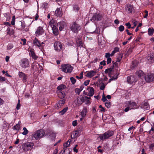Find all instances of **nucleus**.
I'll use <instances>...</instances> for the list:
<instances>
[{
  "label": "nucleus",
  "mask_w": 154,
  "mask_h": 154,
  "mask_svg": "<svg viewBox=\"0 0 154 154\" xmlns=\"http://www.w3.org/2000/svg\"><path fill=\"white\" fill-rule=\"evenodd\" d=\"M55 14L57 17H60L62 16V13L59 8H57L55 11Z\"/></svg>",
  "instance_id": "obj_23"
},
{
  "label": "nucleus",
  "mask_w": 154,
  "mask_h": 154,
  "mask_svg": "<svg viewBox=\"0 0 154 154\" xmlns=\"http://www.w3.org/2000/svg\"><path fill=\"white\" fill-rule=\"evenodd\" d=\"M105 105L106 107L108 108L110 107V105L109 102H106L105 103Z\"/></svg>",
  "instance_id": "obj_55"
},
{
  "label": "nucleus",
  "mask_w": 154,
  "mask_h": 154,
  "mask_svg": "<svg viewBox=\"0 0 154 154\" xmlns=\"http://www.w3.org/2000/svg\"><path fill=\"white\" fill-rule=\"evenodd\" d=\"M57 26L59 27L60 30L61 31L64 29L66 24L64 22L62 21L57 23Z\"/></svg>",
  "instance_id": "obj_17"
},
{
  "label": "nucleus",
  "mask_w": 154,
  "mask_h": 154,
  "mask_svg": "<svg viewBox=\"0 0 154 154\" xmlns=\"http://www.w3.org/2000/svg\"><path fill=\"white\" fill-rule=\"evenodd\" d=\"M102 16L100 14H95L94 15L91 19H90L91 21H93L94 22L95 20L98 21L101 20Z\"/></svg>",
  "instance_id": "obj_15"
},
{
  "label": "nucleus",
  "mask_w": 154,
  "mask_h": 154,
  "mask_svg": "<svg viewBox=\"0 0 154 154\" xmlns=\"http://www.w3.org/2000/svg\"><path fill=\"white\" fill-rule=\"evenodd\" d=\"M78 45L79 46L83 47V43L82 41H79V42H77Z\"/></svg>",
  "instance_id": "obj_52"
},
{
  "label": "nucleus",
  "mask_w": 154,
  "mask_h": 154,
  "mask_svg": "<svg viewBox=\"0 0 154 154\" xmlns=\"http://www.w3.org/2000/svg\"><path fill=\"white\" fill-rule=\"evenodd\" d=\"M111 61H112V59L111 58H107V64H108L111 63Z\"/></svg>",
  "instance_id": "obj_59"
},
{
  "label": "nucleus",
  "mask_w": 154,
  "mask_h": 154,
  "mask_svg": "<svg viewBox=\"0 0 154 154\" xmlns=\"http://www.w3.org/2000/svg\"><path fill=\"white\" fill-rule=\"evenodd\" d=\"M154 147V143L151 144L149 146V149H153V148Z\"/></svg>",
  "instance_id": "obj_61"
},
{
  "label": "nucleus",
  "mask_w": 154,
  "mask_h": 154,
  "mask_svg": "<svg viewBox=\"0 0 154 154\" xmlns=\"http://www.w3.org/2000/svg\"><path fill=\"white\" fill-rule=\"evenodd\" d=\"M88 108L87 107H84L83 110L81 112V114L82 117H85L88 112Z\"/></svg>",
  "instance_id": "obj_21"
},
{
  "label": "nucleus",
  "mask_w": 154,
  "mask_h": 154,
  "mask_svg": "<svg viewBox=\"0 0 154 154\" xmlns=\"http://www.w3.org/2000/svg\"><path fill=\"white\" fill-rule=\"evenodd\" d=\"M81 28L80 26L75 23H74L71 27V30L75 33H77L80 29Z\"/></svg>",
  "instance_id": "obj_10"
},
{
  "label": "nucleus",
  "mask_w": 154,
  "mask_h": 154,
  "mask_svg": "<svg viewBox=\"0 0 154 154\" xmlns=\"http://www.w3.org/2000/svg\"><path fill=\"white\" fill-rule=\"evenodd\" d=\"M20 103H18L17 106H16V108L17 109H19L20 108Z\"/></svg>",
  "instance_id": "obj_63"
},
{
  "label": "nucleus",
  "mask_w": 154,
  "mask_h": 154,
  "mask_svg": "<svg viewBox=\"0 0 154 154\" xmlns=\"http://www.w3.org/2000/svg\"><path fill=\"white\" fill-rule=\"evenodd\" d=\"M45 131L43 129H40L34 132L31 135L32 140H39L41 138L44 137L45 136Z\"/></svg>",
  "instance_id": "obj_1"
},
{
  "label": "nucleus",
  "mask_w": 154,
  "mask_h": 154,
  "mask_svg": "<svg viewBox=\"0 0 154 154\" xmlns=\"http://www.w3.org/2000/svg\"><path fill=\"white\" fill-rule=\"evenodd\" d=\"M136 75L139 77H141L142 76H144L143 72L141 70H139L136 72Z\"/></svg>",
  "instance_id": "obj_30"
},
{
  "label": "nucleus",
  "mask_w": 154,
  "mask_h": 154,
  "mask_svg": "<svg viewBox=\"0 0 154 154\" xmlns=\"http://www.w3.org/2000/svg\"><path fill=\"white\" fill-rule=\"evenodd\" d=\"M38 64L37 63H33L32 64V68L34 69H36V67L38 66Z\"/></svg>",
  "instance_id": "obj_42"
},
{
  "label": "nucleus",
  "mask_w": 154,
  "mask_h": 154,
  "mask_svg": "<svg viewBox=\"0 0 154 154\" xmlns=\"http://www.w3.org/2000/svg\"><path fill=\"white\" fill-rule=\"evenodd\" d=\"M110 54L109 53H107L105 54V57L106 58H108L110 57Z\"/></svg>",
  "instance_id": "obj_53"
},
{
  "label": "nucleus",
  "mask_w": 154,
  "mask_h": 154,
  "mask_svg": "<svg viewBox=\"0 0 154 154\" xmlns=\"http://www.w3.org/2000/svg\"><path fill=\"white\" fill-rule=\"evenodd\" d=\"M70 79L72 83L73 84H74L76 82V79L72 77H71Z\"/></svg>",
  "instance_id": "obj_44"
},
{
  "label": "nucleus",
  "mask_w": 154,
  "mask_h": 154,
  "mask_svg": "<svg viewBox=\"0 0 154 154\" xmlns=\"http://www.w3.org/2000/svg\"><path fill=\"white\" fill-rule=\"evenodd\" d=\"M59 94L62 95V96L61 97L62 98H63L65 97V94L64 92H62V91H60L59 92Z\"/></svg>",
  "instance_id": "obj_47"
},
{
  "label": "nucleus",
  "mask_w": 154,
  "mask_h": 154,
  "mask_svg": "<svg viewBox=\"0 0 154 154\" xmlns=\"http://www.w3.org/2000/svg\"><path fill=\"white\" fill-rule=\"evenodd\" d=\"M122 58V56H120L119 57L117 58V60H116V62L119 63L120 62V61L121 60Z\"/></svg>",
  "instance_id": "obj_49"
},
{
  "label": "nucleus",
  "mask_w": 154,
  "mask_h": 154,
  "mask_svg": "<svg viewBox=\"0 0 154 154\" xmlns=\"http://www.w3.org/2000/svg\"><path fill=\"white\" fill-rule=\"evenodd\" d=\"M71 141L70 140H69L68 141L63 144V150L64 149H67V147L69 146L70 144V142Z\"/></svg>",
  "instance_id": "obj_27"
},
{
  "label": "nucleus",
  "mask_w": 154,
  "mask_h": 154,
  "mask_svg": "<svg viewBox=\"0 0 154 154\" xmlns=\"http://www.w3.org/2000/svg\"><path fill=\"white\" fill-rule=\"evenodd\" d=\"M85 76L88 78H91L94 76L96 74L97 72L95 70H91L88 71Z\"/></svg>",
  "instance_id": "obj_18"
},
{
  "label": "nucleus",
  "mask_w": 154,
  "mask_h": 154,
  "mask_svg": "<svg viewBox=\"0 0 154 154\" xmlns=\"http://www.w3.org/2000/svg\"><path fill=\"white\" fill-rule=\"evenodd\" d=\"M134 26L131 27V25L130 23H127L125 24V25L128 27V29H130V28H131L132 29H134V28L137 25V22H135L134 23Z\"/></svg>",
  "instance_id": "obj_28"
},
{
  "label": "nucleus",
  "mask_w": 154,
  "mask_h": 154,
  "mask_svg": "<svg viewBox=\"0 0 154 154\" xmlns=\"http://www.w3.org/2000/svg\"><path fill=\"white\" fill-rule=\"evenodd\" d=\"M6 79L5 77L0 76V81H4Z\"/></svg>",
  "instance_id": "obj_57"
},
{
  "label": "nucleus",
  "mask_w": 154,
  "mask_h": 154,
  "mask_svg": "<svg viewBox=\"0 0 154 154\" xmlns=\"http://www.w3.org/2000/svg\"><path fill=\"white\" fill-rule=\"evenodd\" d=\"M49 25L52 27L53 32L55 35H57L58 34V27L57 25V23L54 21L53 20L50 21L49 23Z\"/></svg>",
  "instance_id": "obj_3"
},
{
  "label": "nucleus",
  "mask_w": 154,
  "mask_h": 154,
  "mask_svg": "<svg viewBox=\"0 0 154 154\" xmlns=\"http://www.w3.org/2000/svg\"><path fill=\"white\" fill-rule=\"evenodd\" d=\"M154 32V29L153 28H149L148 29V34L150 36L152 35Z\"/></svg>",
  "instance_id": "obj_31"
},
{
  "label": "nucleus",
  "mask_w": 154,
  "mask_h": 154,
  "mask_svg": "<svg viewBox=\"0 0 154 154\" xmlns=\"http://www.w3.org/2000/svg\"><path fill=\"white\" fill-rule=\"evenodd\" d=\"M29 61L27 58H23L20 60V65L23 68H26L28 67L29 66Z\"/></svg>",
  "instance_id": "obj_5"
},
{
  "label": "nucleus",
  "mask_w": 154,
  "mask_h": 154,
  "mask_svg": "<svg viewBox=\"0 0 154 154\" xmlns=\"http://www.w3.org/2000/svg\"><path fill=\"white\" fill-rule=\"evenodd\" d=\"M102 100L104 102H105L106 100V98L105 96H104V94L103 95Z\"/></svg>",
  "instance_id": "obj_58"
},
{
  "label": "nucleus",
  "mask_w": 154,
  "mask_h": 154,
  "mask_svg": "<svg viewBox=\"0 0 154 154\" xmlns=\"http://www.w3.org/2000/svg\"><path fill=\"white\" fill-rule=\"evenodd\" d=\"M113 63V67L115 66H118V64H119L116 61V62H114V61L112 62Z\"/></svg>",
  "instance_id": "obj_50"
},
{
  "label": "nucleus",
  "mask_w": 154,
  "mask_h": 154,
  "mask_svg": "<svg viewBox=\"0 0 154 154\" xmlns=\"http://www.w3.org/2000/svg\"><path fill=\"white\" fill-rule=\"evenodd\" d=\"M33 44L34 45L38 47H41V45L40 44V41L37 38H35L33 40Z\"/></svg>",
  "instance_id": "obj_22"
},
{
  "label": "nucleus",
  "mask_w": 154,
  "mask_h": 154,
  "mask_svg": "<svg viewBox=\"0 0 154 154\" xmlns=\"http://www.w3.org/2000/svg\"><path fill=\"white\" fill-rule=\"evenodd\" d=\"M146 81L147 82H150L154 80V75L153 74L148 73L144 76Z\"/></svg>",
  "instance_id": "obj_11"
},
{
  "label": "nucleus",
  "mask_w": 154,
  "mask_h": 154,
  "mask_svg": "<svg viewBox=\"0 0 154 154\" xmlns=\"http://www.w3.org/2000/svg\"><path fill=\"white\" fill-rule=\"evenodd\" d=\"M85 100L84 101H85V104H90L91 103L90 102L89 100L90 99V97H88L86 96L85 97Z\"/></svg>",
  "instance_id": "obj_36"
},
{
  "label": "nucleus",
  "mask_w": 154,
  "mask_h": 154,
  "mask_svg": "<svg viewBox=\"0 0 154 154\" xmlns=\"http://www.w3.org/2000/svg\"><path fill=\"white\" fill-rule=\"evenodd\" d=\"M119 75V73H117L115 75H114L112 78L113 80H116L118 78V76Z\"/></svg>",
  "instance_id": "obj_46"
},
{
  "label": "nucleus",
  "mask_w": 154,
  "mask_h": 154,
  "mask_svg": "<svg viewBox=\"0 0 154 154\" xmlns=\"http://www.w3.org/2000/svg\"><path fill=\"white\" fill-rule=\"evenodd\" d=\"M75 92L79 94L81 91L79 88H76L75 90Z\"/></svg>",
  "instance_id": "obj_48"
},
{
  "label": "nucleus",
  "mask_w": 154,
  "mask_h": 154,
  "mask_svg": "<svg viewBox=\"0 0 154 154\" xmlns=\"http://www.w3.org/2000/svg\"><path fill=\"white\" fill-rule=\"evenodd\" d=\"M54 46L55 51H60L63 49V45L59 42H56L54 43Z\"/></svg>",
  "instance_id": "obj_8"
},
{
  "label": "nucleus",
  "mask_w": 154,
  "mask_h": 154,
  "mask_svg": "<svg viewBox=\"0 0 154 154\" xmlns=\"http://www.w3.org/2000/svg\"><path fill=\"white\" fill-rule=\"evenodd\" d=\"M89 92L88 93V95L89 96H92L94 92V89L92 87H91L88 88Z\"/></svg>",
  "instance_id": "obj_24"
},
{
  "label": "nucleus",
  "mask_w": 154,
  "mask_h": 154,
  "mask_svg": "<svg viewBox=\"0 0 154 154\" xmlns=\"http://www.w3.org/2000/svg\"><path fill=\"white\" fill-rule=\"evenodd\" d=\"M144 12L145 13V14L144 16V18H146L148 16V11H147L145 10L144 11Z\"/></svg>",
  "instance_id": "obj_56"
},
{
  "label": "nucleus",
  "mask_w": 154,
  "mask_h": 154,
  "mask_svg": "<svg viewBox=\"0 0 154 154\" xmlns=\"http://www.w3.org/2000/svg\"><path fill=\"white\" fill-rule=\"evenodd\" d=\"M44 32V30L42 26L38 27L35 32L36 36L37 37L43 34Z\"/></svg>",
  "instance_id": "obj_14"
},
{
  "label": "nucleus",
  "mask_w": 154,
  "mask_h": 154,
  "mask_svg": "<svg viewBox=\"0 0 154 154\" xmlns=\"http://www.w3.org/2000/svg\"><path fill=\"white\" fill-rule=\"evenodd\" d=\"M68 109V108L67 107H66L64 109H63L62 111H60L59 112V113L60 114L62 115H63L67 110Z\"/></svg>",
  "instance_id": "obj_35"
},
{
  "label": "nucleus",
  "mask_w": 154,
  "mask_h": 154,
  "mask_svg": "<svg viewBox=\"0 0 154 154\" xmlns=\"http://www.w3.org/2000/svg\"><path fill=\"white\" fill-rule=\"evenodd\" d=\"M137 79L134 75H131L127 77V82L130 84H133L136 82Z\"/></svg>",
  "instance_id": "obj_12"
},
{
  "label": "nucleus",
  "mask_w": 154,
  "mask_h": 154,
  "mask_svg": "<svg viewBox=\"0 0 154 154\" xmlns=\"http://www.w3.org/2000/svg\"><path fill=\"white\" fill-rule=\"evenodd\" d=\"M119 51V49L118 47H116L114 48L113 51H112L110 54V56H112L116 53L118 52Z\"/></svg>",
  "instance_id": "obj_29"
},
{
  "label": "nucleus",
  "mask_w": 154,
  "mask_h": 154,
  "mask_svg": "<svg viewBox=\"0 0 154 154\" xmlns=\"http://www.w3.org/2000/svg\"><path fill=\"white\" fill-rule=\"evenodd\" d=\"M125 106L126 107L124 109V111L125 112H127L129 110H131V109L129 107L128 105L126 103V105H125Z\"/></svg>",
  "instance_id": "obj_39"
},
{
  "label": "nucleus",
  "mask_w": 154,
  "mask_h": 154,
  "mask_svg": "<svg viewBox=\"0 0 154 154\" xmlns=\"http://www.w3.org/2000/svg\"><path fill=\"white\" fill-rule=\"evenodd\" d=\"M83 128L82 127H80L78 128L77 130L72 132V135H71L72 138H77L80 135V134L81 131H82Z\"/></svg>",
  "instance_id": "obj_9"
},
{
  "label": "nucleus",
  "mask_w": 154,
  "mask_h": 154,
  "mask_svg": "<svg viewBox=\"0 0 154 154\" xmlns=\"http://www.w3.org/2000/svg\"><path fill=\"white\" fill-rule=\"evenodd\" d=\"M79 9V8L77 5H75L73 6V10L75 12L78 11Z\"/></svg>",
  "instance_id": "obj_41"
},
{
  "label": "nucleus",
  "mask_w": 154,
  "mask_h": 154,
  "mask_svg": "<svg viewBox=\"0 0 154 154\" xmlns=\"http://www.w3.org/2000/svg\"><path fill=\"white\" fill-rule=\"evenodd\" d=\"M124 29V27L122 25H121L119 27V29L120 32H122Z\"/></svg>",
  "instance_id": "obj_45"
},
{
  "label": "nucleus",
  "mask_w": 154,
  "mask_h": 154,
  "mask_svg": "<svg viewBox=\"0 0 154 154\" xmlns=\"http://www.w3.org/2000/svg\"><path fill=\"white\" fill-rule=\"evenodd\" d=\"M89 82L90 80H86L85 82H84V85L85 86H87L89 84Z\"/></svg>",
  "instance_id": "obj_51"
},
{
  "label": "nucleus",
  "mask_w": 154,
  "mask_h": 154,
  "mask_svg": "<svg viewBox=\"0 0 154 154\" xmlns=\"http://www.w3.org/2000/svg\"><path fill=\"white\" fill-rule=\"evenodd\" d=\"M65 100H60L57 104V106L58 108H60L65 103Z\"/></svg>",
  "instance_id": "obj_26"
},
{
  "label": "nucleus",
  "mask_w": 154,
  "mask_h": 154,
  "mask_svg": "<svg viewBox=\"0 0 154 154\" xmlns=\"http://www.w3.org/2000/svg\"><path fill=\"white\" fill-rule=\"evenodd\" d=\"M20 122L19 121L18 124H17L16 125L14 126L13 127L14 130H19L20 128Z\"/></svg>",
  "instance_id": "obj_33"
},
{
  "label": "nucleus",
  "mask_w": 154,
  "mask_h": 154,
  "mask_svg": "<svg viewBox=\"0 0 154 154\" xmlns=\"http://www.w3.org/2000/svg\"><path fill=\"white\" fill-rule=\"evenodd\" d=\"M18 75L20 78L22 79L23 82H26L27 78V75L25 74L22 72H19L18 73Z\"/></svg>",
  "instance_id": "obj_16"
},
{
  "label": "nucleus",
  "mask_w": 154,
  "mask_h": 154,
  "mask_svg": "<svg viewBox=\"0 0 154 154\" xmlns=\"http://www.w3.org/2000/svg\"><path fill=\"white\" fill-rule=\"evenodd\" d=\"M126 104L132 109H137L138 107H137V103L133 101H128L126 103Z\"/></svg>",
  "instance_id": "obj_13"
},
{
  "label": "nucleus",
  "mask_w": 154,
  "mask_h": 154,
  "mask_svg": "<svg viewBox=\"0 0 154 154\" xmlns=\"http://www.w3.org/2000/svg\"><path fill=\"white\" fill-rule=\"evenodd\" d=\"M85 98V97L80 96L74 101V103L76 106H79L84 101Z\"/></svg>",
  "instance_id": "obj_6"
},
{
  "label": "nucleus",
  "mask_w": 154,
  "mask_h": 154,
  "mask_svg": "<svg viewBox=\"0 0 154 154\" xmlns=\"http://www.w3.org/2000/svg\"><path fill=\"white\" fill-rule=\"evenodd\" d=\"M21 41H22L23 42V43L22 44L23 45H25L26 44V40L25 39V38L22 39H21Z\"/></svg>",
  "instance_id": "obj_60"
},
{
  "label": "nucleus",
  "mask_w": 154,
  "mask_h": 154,
  "mask_svg": "<svg viewBox=\"0 0 154 154\" xmlns=\"http://www.w3.org/2000/svg\"><path fill=\"white\" fill-rule=\"evenodd\" d=\"M13 47V45L12 44H9L7 46V49L9 50L11 49Z\"/></svg>",
  "instance_id": "obj_43"
},
{
  "label": "nucleus",
  "mask_w": 154,
  "mask_h": 154,
  "mask_svg": "<svg viewBox=\"0 0 154 154\" xmlns=\"http://www.w3.org/2000/svg\"><path fill=\"white\" fill-rule=\"evenodd\" d=\"M140 107L143 109H148L149 108L148 103L147 102H145L143 105L141 106Z\"/></svg>",
  "instance_id": "obj_34"
},
{
  "label": "nucleus",
  "mask_w": 154,
  "mask_h": 154,
  "mask_svg": "<svg viewBox=\"0 0 154 154\" xmlns=\"http://www.w3.org/2000/svg\"><path fill=\"white\" fill-rule=\"evenodd\" d=\"M77 123L76 120H75L73 121L72 123V125L74 126H75L77 125Z\"/></svg>",
  "instance_id": "obj_54"
},
{
  "label": "nucleus",
  "mask_w": 154,
  "mask_h": 154,
  "mask_svg": "<svg viewBox=\"0 0 154 154\" xmlns=\"http://www.w3.org/2000/svg\"><path fill=\"white\" fill-rule=\"evenodd\" d=\"M58 153V150L57 149H55L53 152V154H57Z\"/></svg>",
  "instance_id": "obj_64"
},
{
  "label": "nucleus",
  "mask_w": 154,
  "mask_h": 154,
  "mask_svg": "<svg viewBox=\"0 0 154 154\" xmlns=\"http://www.w3.org/2000/svg\"><path fill=\"white\" fill-rule=\"evenodd\" d=\"M105 72L106 73H108L109 76H111L114 74L113 68L112 67L106 69L105 70Z\"/></svg>",
  "instance_id": "obj_20"
},
{
  "label": "nucleus",
  "mask_w": 154,
  "mask_h": 154,
  "mask_svg": "<svg viewBox=\"0 0 154 154\" xmlns=\"http://www.w3.org/2000/svg\"><path fill=\"white\" fill-rule=\"evenodd\" d=\"M62 70L67 73H70L72 71L73 67L68 64H64L62 66Z\"/></svg>",
  "instance_id": "obj_4"
},
{
  "label": "nucleus",
  "mask_w": 154,
  "mask_h": 154,
  "mask_svg": "<svg viewBox=\"0 0 154 154\" xmlns=\"http://www.w3.org/2000/svg\"><path fill=\"white\" fill-rule=\"evenodd\" d=\"M25 25L24 23H23V22L21 23V28L23 29L25 27Z\"/></svg>",
  "instance_id": "obj_62"
},
{
  "label": "nucleus",
  "mask_w": 154,
  "mask_h": 154,
  "mask_svg": "<svg viewBox=\"0 0 154 154\" xmlns=\"http://www.w3.org/2000/svg\"><path fill=\"white\" fill-rule=\"evenodd\" d=\"M113 134L114 132L113 131H108L104 134H99L97 139L98 140H103L108 139L109 137L113 135Z\"/></svg>",
  "instance_id": "obj_2"
},
{
  "label": "nucleus",
  "mask_w": 154,
  "mask_h": 154,
  "mask_svg": "<svg viewBox=\"0 0 154 154\" xmlns=\"http://www.w3.org/2000/svg\"><path fill=\"white\" fill-rule=\"evenodd\" d=\"M7 30H8V32H7V34L9 35H13L14 32L13 30H10L9 29H8Z\"/></svg>",
  "instance_id": "obj_40"
},
{
  "label": "nucleus",
  "mask_w": 154,
  "mask_h": 154,
  "mask_svg": "<svg viewBox=\"0 0 154 154\" xmlns=\"http://www.w3.org/2000/svg\"><path fill=\"white\" fill-rule=\"evenodd\" d=\"M65 88L66 86L65 85H61L57 87V89L59 90H60L64 89Z\"/></svg>",
  "instance_id": "obj_37"
},
{
  "label": "nucleus",
  "mask_w": 154,
  "mask_h": 154,
  "mask_svg": "<svg viewBox=\"0 0 154 154\" xmlns=\"http://www.w3.org/2000/svg\"><path fill=\"white\" fill-rule=\"evenodd\" d=\"M34 146L32 143L28 142L23 144L22 148L25 151H27L32 149Z\"/></svg>",
  "instance_id": "obj_7"
},
{
  "label": "nucleus",
  "mask_w": 154,
  "mask_h": 154,
  "mask_svg": "<svg viewBox=\"0 0 154 154\" xmlns=\"http://www.w3.org/2000/svg\"><path fill=\"white\" fill-rule=\"evenodd\" d=\"M23 132L22 133L23 135H25L28 134L29 131L26 128L24 127L23 128Z\"/></svg>",
  "instance_id": "obj_38"
},
{
  "label": "nucleus",
  "mask_w": 154,
  "mask_h": 154,
  "mask_svg": "<svg viewBox=\"0 0 154 154\" xmlns=\"http://www.w3.org/2000/svg\"><path fill=\"white\" fill-rule=\"evenodd\" d=\"M29 54L32 57L33 59L34 60H36L38 58V57L35 55V52L32 50H31L30 51Z\"/></svg>",
  "instance_id": "obj_25"
},
{
  "label": "nucleus",
  "mask_w": 154,
  "mask_h": 154,
  "mask_svg": "<svg viewBox=\"0 0 154 154\" xmlns=\"http://www.w3.org/2000/svg\"><path fill=\"white\" fill-rule=\"evenodd\" d=\"M125 8L126 11L130 13H132L134 11L133 6L129 5H127Z\"/></svg>",
  "instance_id": "obj_19"
},
{
  "label": "nucleus",
  "mask_w": 154,
  "mask_h": 154,
  "mask_svg": "<svg viewBox=\"0 0 154 154\" xmlns=\"http://www.w3.org/2000/svg\"><path fill=\"white\" fill-rule=\"evenodd\" d=\"M69 152L68 149H64L62 150L59 154H69Z\"/></svg>",
  "instance_id": "obj_32"
}]
</instances>
